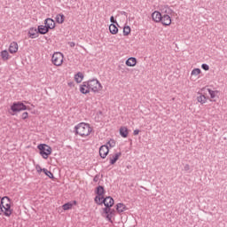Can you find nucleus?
<instances>
[{"label":"nucleus","mask_w":227,"mask_h":227,"mask_svg":"<svg viewBox=\"0 0 227 227\" xmlns=\"http://www.w3.org/2000/svg\"><path fill=\"white\" fill-rule=\"evenodd\" d=\"M37 148H38L39 153L43 157V159H49V155H51V153H52V147H51L50 145H48L46 144H40L37 146Z\"/></svg>","instance_id":"4"},{"label":"nucleus","mask_w":227,"mask_h":227,"mask_svg":"<svg viewBox=\"0 0 227 227\" xmlns=\"http://www.w3.org/2000/svg\"><path fill=\"white\" fill-rule=\"evenodd\" d=\"M13 210L12 209V200L5 196L0 197V215H5V217H10Z\"/></svg>","instance_id":"2"},{"label":"nucleus","mask_w":227,"mask_h":227,"mask_svg":"<svg viewBox=\"0 0 227 227\" xmlns=\"http://www.w3.org/2000/svg\"><path fill=\"white\" fill-rule=\"evenodd\" d=\"M0 56L3 59V61H8L10 59V53H8V51L4 50L0 52Z\"/></svg>","instance_id":"19"},{"label":"nucleus","mask_w":227,"mask_h":227,"mask_svg":"<svg viewBox=\"0 0 227 227\" xmlns=\"http://www.w3.org/2000/svg\"><path fill=\"white\" fill-rule=\"evenodd\" d=\"M84 79V74H82V73L78 72L75 75H74V80L75 82L79 84L80 82H82V80Z\"/></svg>","instance_id":"21"},{"label":"nucleus","mask_w":227,"mask_h":227,"mask_svg":"<svg viewBox=\"0 0 227 227\" xmlns=\"http://www.w3.org/2000/svg\"><path fill=\"white\" fill-rule=\"evenodd\" d=\"M96 194H98V196H104V187L100 185L98 186L96 190Z\"/></svg>","instance_id":"25"},{"label":"nucleus","mask_w":227,"mask_h":227,"mask_svg":"<svg viewBox=\"0 0 227 227\" xmlns=\"http://www.w3.org/2000/svg\"><path fill=\"white\" fill-rule=\"evenodd\" d=\"M137 59L134 57H130L126 60L127 67H136Z\"/></svg>","instance_id":"15"},{"label":"nucleus","mask_w":227,"mask_h":227,"mask_svg":"<svg viewBox=\"0 0 227 227\" xmlns=\"http://www.w3.org/2000/svg\"><path fill=\"white\" fill-rule=\"evenodd\" d=\"M72 207H74V205L70 202H67L62 206V208L63 210H70L72 209Z\"/></svg>","instance_id":"28"},{"label":"nucleus","mask_w":227,"mask_h":227,"mask_svg":"<svg viewBox=\"0 0 227 227\" xmlns=\"http://www.w3.org/2000/svg\"><path fill=\"white\" fill-rule=\"evenodd\" d=\"M113 215H114V209H111L106 215V219H108L110 223H113Z\"/></svg>","instance_id":"26"},{"label":"nucleus","mask_w":227,"mask_h":227,"mask_svg":"<svg viewBox=\"0 0 227 227\" xmlns=\"http://www.w3.org/2000/svg\"><path fill=\"white\" fill-rule=\"evenodd\" d=\"M103 205L105 207H113L114 205V200L112 197H106L103 200Z\"/></svg>","instance_id":"13"},{"label":"nucleus","mask_w":227,"mask_h":227,"mask_svg":"<svg viewBox=\"0 0 227 227\" xmlns=\"http://www.w3.org/2000/svg\"><path fill=\"white\" fill-rule=\"evenodd\" d=\"M28 117H29V114H28L27 112H24V113L21 114L22 120H27Z\"/></svg>","instance_id":"32"},{"label":"nucleus","mask_w":227,"mask_h":227,"mask_svg":"<svg viewBox=\"0 0 227 227\" xmlns=\"http://www.w3.org/2000/svg\"><path fill=\"white\" fill-rule=\"evenodd\" d=\"M207 91H208L211 98H215V91H214L210 89H208Z\"/></svg>","instance_id":"31"},{"label":"nucleus","mask_w":227,"mask_h":227,"mask_svg":"<svg viewBox=\"0 0 227 227\" xmlns=\"http://www.w3.org/2000/svg\"><path fill=\"white\" fill-rule=\"evenodd\" d=\"M102 83L97 78H93L91 80H88L87 82H83L80 85V93L82 95H88L90 91L92 93H99L103 90Z\"/></svg>","instance_id":"1"},{"label":"nucleus","mask_w":227,"mask_h":227,"mask_svg":"<svg viewBox=\"0 0 227 227\" xmlns=\"http://www.w3.org/2000/svg\"><path fill=\"white\" fill-rule=\"evenodd\" d=\"M123 35L124 36H129V35H130V27L126 26L123 27Z\"/></svg>","instance_id":"29"},{"label":"nucleus","mask_w":227,"mask_h":227,"mask_svg":"<svg viewBox=\"0 0 227 227\" xmlns=\"http://www.w3.org/2000/svg\"><path fill=\"white\" fill-rule=\"evenodd\" d=\"M17 51H19V44L17 43V42L11 43L9 46V52L11 54H15Z\"/></svg>","instance_id":"12"},{"label":"nucleus","mask_w":227,"mask_h":227,"mask_svg":"<svg viewBox=\"0 0 227 227\" xmlns=\"http://www.w3.org/2000/svg\"><path fill=\"white\" fill-rule=\"evenodd\" d=\"M116 210L119 214H122V212H125L127 210V206L123 203H118L116 205Z\"/></svg>","instance_id":"17"},{"label":"nucleus","mask_w":227,"mask_h":227,"mask_svg":"<svg viewBox=\"0 0 227 227\" xmlns=\"http://www.w3.org/2000/svg\"><path fill=\"white\" fill-rule=\"evenodd\" d=\"M120 157H121V153H116L115 154L110 156V164H116V160H118V159H120Z\"/></svg>","instance_id":"16"},{"label":"nucleus","mask_w":227,"mask_h":227,"mask_svg":"<svg viewBox=\"0 0 227 227\" xmlns=\"http://www.w3.org/2000/svg\"><path fill=\"white\" fill-rule=\"evenodd\" d=\"M44 25H46L48 29H54V27H56V22L51 18H48L44 20Z\"/></svg>","instance_id":"9"},{"label":"nucleus","mask_w":227,"mask_h":227,"mask_svg":"<svg viewBox=\"0 0 227 227\" xmlns=\"http://www.w3.org/2000/svg\"><path fill=\"white\" fill-rule=\"evenodd\" d=\"M200 74H201V69L200 68H194L192 70L191 75H200Z\"/></svg>","instance_id":"30"},{"label":"nucleus","mask_w":227,"mask_h":227,"mask_svg":"<svg viewBox=\"0 0 227 227\" xmlns=\"http://www.w3.org/2000/svg\"><path fill=\"white\" fill-rule=\"evenodd\" d=\"M63 59H65V56L59 51L54 52L51 57V62L55 67H61L63 65Z\"/></svg>","instance_id":"5"},{"label":"nucleus","mask_w":227,"mask_h":227,"mask_svg":"<svg viewBox=\"0 0 227 227\" xmlns=\"http://www.w3.org/2000/svg\"><path fill=\"white\" fill-rule=\"evenodd\" d=\"M26 109H27V106L22 102H15L11 106V111L13 113H20V111H26Z\"/></svg>","instance_id":"6"},{"label":"nucleus","mask_w":227,"mask_h":227,"mask_svg":"<svg viewBox=\"0 0 227 227\" xmlns=\"http://www.w3.org/2000/svg\"><path fill=\"white\" fill-rule=\"evenodd\" d=\"M109 31H110L111 35H116L118 33V27H116V25L112 23L109 26Z\"/></svg>","instance_id":"23"},{"label":"nucleus","mask_w":227,"mask_h":227,"mask_svg":"<svg viewBox=\"0 0 227 227\" xmlns=\"http://www.w3.org/2000/svg\"><path fill=\"white\" fill-rule=\"evenodd\" d=\"M119 132L121 137H129V129H127V127H121Z\"/></svg>","instance_id":"18"},{"label":"nucleus","mask_w":227,"mask_h":227,"mask_svg":"<svg viewBox=\"0 0 227 227\" xmlns=\"http://www.w3.org/2000/svg\"><path fill=\"white\" fill-rule=\"evenodd\" d=\"M160 22L163 26H171V16L168 14H163L161 16Z\"/></svg>","instance_id":"8"},{"label":"nucleus","mask_w":227,"mask_h":227,"mask_svg":"<svg viewBox=\"0 0 227 227\" xmlns=\"http://www.w3.org/2000/svg\"><path fill=\"white\" fill-rule=\"evenodd\" d=\"M201 68L202 70H206V71L210 70V67L207 64H202Z\"/></svg>","instance_id":"33"},{"label":"nucleus","mask_w":227,"mask_h":227,"mask_svg":"<svg viewBox=\"0 0 227 227\" xmlns=\"http://www.w3.org/2000/svg\"><path fill=\"white\" fill-rule=\"evenodd\" d=\"M35 169L37 173H41L42 171H43V168H42V167L39 164L35 166Z\"/></svg>","instance_id":"34"},{"label":"nucleus","mask_w":227,"mask_h":227,"mask_svg":"<svg viewBox=\"0 0 227 227\" xmlns=\"http://www.w3.org/2000/svg\"><path fill=\"white\" fill-rule=\"evenodd\" d=\"M43 172L48 178H51V180L54 179V174H52V172L49 171L47 168H43Z\"/></svg>","instance_id":"24"},{"label":"nucleus","mask_w":227,"mask_h":227,"mask_svg":"<svg viewBox=\"0 0 227 227\" xmlns=\"http://www.w3.org/2000/svg\"><path fill=\"white\" fill-rule=\"evenodd\" d=\"M184 171H189L191 169V165L185 164L184 167Z\"/></svg>","instance_id":"37"},{"label":"nucleus","mask_w":227,"mask_h":227,"mask_svg":"<svg viewBox=\"0 0 227 227\" xmlns=\"http://www.w3.org/2000/svg\"><path fill=\"white\" fill-rule=\"evenodd\" d=\"M110 22L112 24H116L118 26V21H116V20H114V16H111Z\"/></svg>","instance_id":"35"},{"label":"nucleus","mask_w":227,"mask_h":227,"mask_svg":"<svg viewBox=\"0 0 227 227\" xmlns=\"http://www.w3.org/2000/svg\"><path fill=\"white\" fill-rule=\"evenodd\" d=\"M152 19L154 22H160V20H162V13H160V12L155 11L152 14Z\"/></svg>","instance_id":"11"},{"label":"nucleus","mask_w":227,"mask_h":227,"mask_svg":"<svg viewBox=\"0 0 227 227\" xmlns=\"http://www.w3.org/2000/svg\"><path fill=\"white\" fill-rule=\"evenodd\" d=\"M99 178H100V176L96 175V176H94V178H93V182H95V183L98 182Z\"/></svg>","instance_id":"38"},{"label":"nucleus","mask_w":227,"mask_h":227,"mask_svg":"<svg viewBox=\"0 0 227 227\" xmlns=\"http://www.w3.org/2000/svg\"><path fill=\"white\" fill-rule=\"evenodd\" d=\"M197 100L200 104H205V102H207V97H205V95H200L197 98Z\"/></svg>","instance_id":"27"},{"label":"nucleus","mask_w":227,"mask_h":227,"mask_svg":"<svg viewBox=\"0 0 227 227\" xmlns=\"http://www.w3.org/2000/svg\"><path fill=\"white\" fill-rule=\"evenodd\" d=\"M75 134L81 136V137H88L91 134L93 129L86 122H81L74 127Z\"/></svg>","instance_id":"3"},{"label":"nucleus","mask_w":227,"mask_h":227,"mask_svg":"<svg viewBox=\"0 0 227 227\" xmlns=\"http://www.w3.org/2000/svg\"><path fill=\"white\" fill-rule=\"evenodd\" d=\"M139 134V129H135L134 131H133V135L134 136H137Z\"/></svg>","instance_id":"39"},{"label":"nucleus","mask_w":227,"mask_h":227,"mask_svg":"<svg viewBox=\"0 0 227 227\" xmlns=\"http://www.w3.org/2000/svg\"><path fill=\"white\" fill-rule=\"evenodd\" d=\"M37 31L40 35H47L49 33V29L46 25H40L37 27Z\"/></svg>","instance_id":"14"},{"label":"nucleus","mask_w":227,"mask_h":227,"mask_svg":"<svg viewBox=\"0 0 227 227\" xmlns=\"http://www.w3.org/2000/svg\"><path fill=\"white\" fill-rule=\"evenodd\" d=\"M111 210H112V209H111V207H106L104 208L105 214H109V212H110Z\"/></svg>","instance_id":"36"},{"label":"nucleus","mask_w":227,"mask_h":227,"mask_svg":"<svg viewBox=\"0 0 227 227\" xmlns=\"http://www.w3.org/2000/svg\"><path fill=\"white\" fill-rule=\"evenodd\" d=\"M109 153V146L101 145L99 148V155L101 159H106Z\"/></svg>","instance_id":"7"},{"label":"nucleus","mask_w":227,"mask_h":227,"mask_svg":"<svg viewBox=\"0 0 227 227\" xmlns=\"http://www.w3.org/2000/svg\"><path fill=\"white\" fill-rule=\"evenodd\" d=\"M69 45H70V47H75V43L74 42H70Z\"/></svg>","instance_id":"40"},{"label":"nucleus","mask_w":227,"mask_h":227,"mask_svg":"<svg viewBox=\"0 0 227 227\" xmlns=\"http://www.w3.org/2000/svg\"><path fill=\"white\" fill-rule=\"evenodd\" d=\"M55 20L57 24H63L65 22V15L62 13L57 14Z\"/></svg>","instance_id":"20"},{"label":"nucleus","mask_w":227,"mask_h":227,"mask_svg":"<svg viewBox=\"0 0 227 227\" xmlns=\"http://www.w3.org/2000/svg\"><path fill=\"white\" fill-rule=\"evenodd\" d=\"M104 200H106V198H104V195H97L95 197L94 201L98 204V205H104Z\"/></svg>","instance_id":"22"},{"label":"nucleus","mask_w":227,"mask_h":227,"mask_svg":"<svg viewBox=\"0 0 227 227\" xmlns=\"http://www.w3.org/2000/svg\"><path fill=\"white\" fill-rule=\"evenodd\" d=\"M38 28L36 27H30L29 30H28V36L29 38H38Z\"/></svg>","instance_id":"10"}]
</instances>
